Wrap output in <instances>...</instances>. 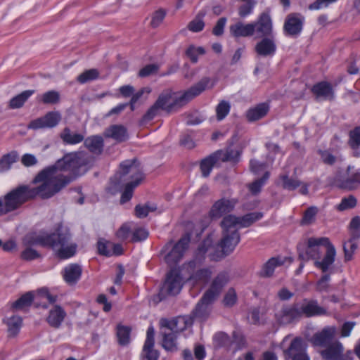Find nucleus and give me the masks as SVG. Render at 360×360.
Wrapping results in <instances>:
<instances>
[{"mask_svg":"<svg viewBox=\"0 0 360 360\" xmlns=\"http://www.w3.org/2000/svg\"><path fill=\"white\" fill-rule=\"evenodd\" d=\"M93 162V158L84 152L68 153L54 165L48 167L41 171L34 178V183L39 184L35 188L22 186L30 199L37 195L42 198H49L65 187L71 179L65 176L64 172H70L74 175L79 173L84 167V172Z\"/></svg>","mask_w":360,"mask_h":360,"instance_id":"nucleus-1","label":"nucleus"},{"mask_svg":"<svg viewBox=\"0 0 360 360\" xmlns=\"http://www.w3.org/2000/svg\"><path fill=\"white\" fill-rule=\"evenodd\" d=\"M299 257L304 261L314 259V265L326 272L334 263L336 250L327 237H310L297 246Z\"/></svg>","mask_w":360,"mask_h":360,"instance_id":"nucleus-2","label":"nucleus"},{"mask_svg":"<svg viewBox=\"0 0 360 360\" xmlns=\"http://www.w3.org/2000/svg\"><path fill=\"white\" fill-rule=\"evenodd\" d=\"M70 233L66 229L59 227L56 232H43L39 235L30 234L25 237L27 245H39L51 248L60 259H68L76 252V245L69 243Z\"/></svg>","mask_w":360,"mask_h":360,"instance_id":"nucleus-3","label":"nucleus"},{"mask_svg":"<svg viewBox=\"0 0 360 360\" xmlns=\"http://www.w3.org/2000/svg\"><path fill=\"white\" fill-rule=\"evenodd\" d=\"M216 83V78L205 77L186 91L176 93H163L160 95L156 101V102L160 101L158 107L160 110L167 112L176 110L204 91L213 88Z\"/></svg>","mask_w":360,"mask_h":360,"instance_id":"nucleus-4","label":"nucleus"},{"mask_svg":"<svg viewBox=\"0 0 360 360\" xmlns=\"http://www.w3.org/2000/svg\"><path fill=\"white\" fill-rule=\"evenodd\" d=\"M210 244L211 240L210 238L205 240L198 248L195 259L184 264L182 268L183 271H186L190 274L189 277L186 278L187 283L191 287H196L198 290H201L205 286L212 276L211 270L207 268L195 271L196 264H200L205 258Z\"/></svg>","mask_w":360,"mask_h":360,"instance_id":"nucleus-5","label":"nucleus"},{"mask_svg":"<svg viewBox=\"0 0 360 360\" xmlns=\"http://www.w3.org/2000/svg\"><path fill=\"white\" fill-rule=\"evenodd\" d=\"M120 174L122 176L129 174L131 179L130 182L127 184L121 196V203H125L131 198L133 191L143 180V174L135 160H126L122 162L120 164Z\"/></svg>","mask_w":360,"mask_h":360,"instance_id":"nucleus-6","label":"nucleus"},{"mask_svg":"<svg viewBox=\"0 0 360 360\" xmlns=\"http://www.w3.org/2000/svg\"><path fill=\"white\" fill-rule=\"evenodd\" d=\"M221 226L223 229L222 238L218 244L221 251L210 254L212 260H219L231 253L240 240L238 231L234 227H226L223 225V220L221 222Z\"/></svg>","mask_w":360,"mask_h":360,"instance_id":"nucleus-7","label":"nucleus"},{"mask_svg":"<svg viewBox=\"0 0 360 360\" xmlns=\"http://www.w3.org/2000/svg\"><path fill=\"white\" fill-rule=\"evenodd\" d=\"M30 199L22 186L11 190L0 198V216L15 210Z\"/></svg>","mask_w":360,"mask_h":360,"instance_id":"nucleus-8","label":"nucleus"},{"mask_svg":"<svg viewBox=\"0 0 360 360\" xmlns=\"http://www.w3.org/2000/svg\"><path fill=\"white\" fill-rule=\"evenodd\" d=\"M262 217L263 214L261 212L249 213L240 217L229 214L224 217L223 225L226 227H234L238 230L240 228L250 226L254 222L262 219Z\"/></svg>","mask_w":360,"mask_h":360,"instance_id":"nucleus-9","label":"nucleus"},{"mask_svg":"<svg viewBox=\"0 0 360 360\" xmlns=\"http://www.w3.org/2000/svg\"><path fill=\"white\" fill-rule=\"evenodd\" d=\"M61 118V115L58 111H50L44 116L32 120L28 124L27 128L34 130L53 128L60 123Z\"/></svg>","mask_w":360,"mask_h":360,"instance_id":"nucleus-10","label":"nucleus"},{"mask_svg":"<svg viewBox=\"0 0 360 360\" xmlns=\"http://www.w3.org/2000/svg\"><path fill=\"white\" fill-rule=\"evenodd\" d=\"M305 18L301 13H292L287 15L284 25L283 32L286 36L297 37L302 31Z\"/></svg>","mask_w":360,"mask_h":360,"instance_id":"nucleus-11","label":"nucleus"},{"mask_svg":"<svg viewBox=\"0 0 360 360\" xmlns=\"http://www.w3.org/2000/svg\"><path fill=\"white\" fill-rule=\"evenodd\" d=\"M336 184L342 188H356L360 184V172L352 166H348L345 172L337 176Z\"/></svg>","mask_w":360,"mask_h":360,"instance_id":"nucleus-12","label":"nucleus"},{"mask_svg":"<svg viewBox=\"0 0 360 360\" xmlns=\"http://www.w3.org/2000/svg\"><path fill=\"white\" fill-rule=\"evenodd\" d=\"M253 25V35L257 37H272L273 23L269 14L262 13L255 22H251Z\"/></svg>","mask_w":360,"mask_h":360,"instance_id":"nucleus-13","label":"nucleus"},{"mask_svg":"<svg viewBox=\"0 0 360 360\" xmlns=\"http://www.w3.org/2000/svg\"><path fill=\"white\" fill-rule=\"evenodd\" d=\"M190 238L188 236L182 237L172 248L166 254L165 259L169 264H175L179 262L184 256L185 251L188 248Z\"/></svg>","mask_w":360,"mask_h":360,"instance_id":"nucleus-14","label":"nucleus"},{"mask_svg":"<svg viewBox=\"0 0 360 360\" xmlns=\"http://www.w3.org/2000/svg\"><path fill=\"white\" fill-rule=\"evenodd\" d=\"M183 275L179 269H172L167 276L165 282L164 283V289L169 295H175L178 294L183 286Z\"/></svg>","mask_w":360,"mask_h":360,"instance_id":"nucleus-15","label":"nucleus"},{"mask_svg":"<svg viewBox=\"0 0 360 360\" xmlns=\"http://www.w3.org/2000/svg\"><path fill=\"white\" fill-rule=\"evenodd\" d=\"M193 318L188 316H179L172 320H160L161 327H165L176 333H179L193 325Z\"/></svg>","mask_w":360,"mask_h":360,"instance_id":"nucleus-16","label":"nucleus"},{"mask_svg":"<svg viewBox=\"0 0 360 360\" xmlns=\"http://www.w3.org/2000/svg\"><path fill=\"white\" fill-rule=\"evenodd\" d=\"M343 351L342 344L339 341H335L322 351L321 355L326 360H352V352L349 351L344 355Z\"/></svg>","mask_w":360,"mask_h":360,"instance_id":"nucleus-17","label":"nucleus"},{"mask_svg":"<svg viewBox=\"0 0 360 360\" xmlns=\"http://www.w3.org/2000/svg\"><path fill=\"white\" fill-rule=\"evenodd\" d=\"M67 316L65 309L59 304H52L48 311L46 321L54 328H59Z\"/></svg>","mask_w":360,"mask_h":360,"instance_id":"nucleus-18","label":"nucleus"},{"mask_svg":"<svg viewBox=\"0 0 360 360\" xmlns=\"http://www.w3.org/2000/svg\"><path fill=\"white\" fill-rule=\"evenodd\" d=\"M302 316L307 317L328 316L326 309L320 306L316 300H304L300 302Z\"/></svg>","mask_w":360,"mask_h":360,"instance_id":"nucleus-19","label":"nucleus"},{"mask_svg":"<svg viewBox=\"0 0 360 360\" xmlns=\"http://www.w3.org/2000/svg\"><path fill=\"white\" fill-rule=\"evenodd\" d=\"M237 201L235 199L222 198L212 205L210 216L212 219H219L224 214L230 212L235 207Z\"/></svg>","mask_w":360,"mask_h":360,"instance_id":"nucleus-20","label":"nucleus"},{"mask_svg":"<svg viewBox=\"0 0 360 360\" xmlns=\"http://www.w3.org/2000/svg\"><path fill=\"white\" fill-rule=\"evenodd\" d=\"M229 281V276L227 273L219 274L213 280L210 288L204 294V300L209 299L214 300Z\"/></svg>","mask_w":360,"mask_h":360,"instance_id":"nucleus-21","label":"nucleus"},{"mask_svg":"<svg viewBox=\"0 0 360 360\" xmlns=\"http://www.w3.org/2000/svg\"><path fill=\"white\" fill-rule=\"evenodd\" d=\"M285 353L286 357L291 358L292 360H309L306 354V347L300 338H295Z\"/></svg>","mask_w":360,"mask_h":360,"instance_id":"nucleus-22","label":"nucleus"},{"mask_svg":"<svg viewBox=\"0 0 360 360\" xmlns=\"http://www.w3.org/2000/svg\"><path fill=\"white\" fill-rule=\"evenodd\" d=\"M154 335V328L150 326L147 330L146 339L142 352V356L146 360H158L159 358L158 352L153 348Z\"/></svg>","mask_w":360,"mask_h":360,"instance_id":"nucleus-23","label":"nucleus"},{"mask_svg":"<svg viewBox=\"0 0 360 360\" xmlns=\"http://www.w3.org/2000/svg\"><path fill=\"white\" fill-rule=\"evenodd\" d=\"M312 93L317 99L332 100L334 98V91L331 84L327 82H321L313 86Z\"/></svg>","mask_w":360,"mask_h":360,"instance_id":"nucleus-24","label":"nucleus"},{"mask_svg":"<svg viewBox=\"0 0 360 360\" xmlns=\"http://www.w3.org/2000/svg\"><path fill=\"white\" fill-rule=\"evenodd\" d=\"M276 50V45L272 37L263 38L255 46V51L262 56H272Z\"/></svg>","mask_w":360,"mask_h":360,"instance_id":"nucleus-25","label":"nucleus"},{"mask_svg":"<svg viewBox=\"0 0 360 360\" xmlns=\"http://www.w3.org/2000/svg\"><path fill=\"white\" fill-rule=\"evenodd\" d=\"M161 333L162 335V347L169 352H175L178 350L177 346V333L165 327H161Z\"/></svg>","mask_w":360,"mask_h":360,"instance_id":"nucleus-26","label":"nucleus"},{"mask_svg":"<svg viewBox=\"0 0 360 360\" xmlns=\"http://www.w3.org/2000/svg\"><path fill=\"white\" fill-rule=\"evenodd\" d=\"M82 272V270L79 265L70 264L64 268L63 276L67 283L74 285L79 280Z\"/></svg>","mask_w":360,"mask_h":360,"instance_id":"nucleus-27","label":"nucleus"},{"mask_svg":"<svg viewBox=\"0 0 360 360\" xmlns=\"http://www.w3.org/2000/svg\"><path fill=\"white\" fill-rule=\"evenodd\" d=\"M283 323H289L302 316L300 303L284 307L279 315Z\"/></svg>","mask_w":360,"mask_h":360,"instance_id":"nucleus-28","label":"nucleus"},{"mask_svg":"<svg viewBox=\"0 0 360 360\" xmlns=\"http://www.w3.org/2000/svg\"><path fill=\"white\" fill-rule=\"evenodd\" d=\"M230 33L234 37H247L253 35V25L250 23L244 24L238 22L229 27Z\"/></svg>","mask_w":360,"mask_h":360,"instance_id":"nucleus-29","label":"nucleus"},{"mask_svg":"<svg viewBox=\"0 0 360 360\" xmlns=\"http://www.w3.org/2000/svg\"><path fill=\"white\" fill-rule=\"evenodd\" d=\"M336 330L335 326L325 327L321 332L314 335V343L316 345H325L335 337Z\"/></svg>","mask_w":360,"mask_h":360,"instance_id":"nucleus-30","label":"nucleus"},{"mask_svg":"<svg viewBox=\"0 0 360 360\" xmlns=\"http://www.w3.org/2000/svg\"><path fill=\"white\" fill-rule=\"evenodd\" d=\"M269 107L265 103H259L250 108L245 114L249 122H255L264 117L269 112Z\"/></svg>","mask_w":360,"mask_h":360,"instance_id":"nucleus-31","label":"nucleus"},{"mask_svg":"<svg viewBox=\"0 0 360 360\" xmlns=\"http://www.w3.org/2000/svg\"><path fill=\"white\" fill-rule=\"evenodd\" d=\"M104 135L105 137L112 138L118 142L124 141L128 138L127 129L122 125L117 124L106 129Z\"/></svg>","mask_w":360,"mask_h":360,"instance_id":"nucleus-32","label":"nucleus"},{"mask_svg":"<svg viewBox=\"0 0 360 360\" xmlns=\"http://www.w3.org/2000/svg\"><path fill=\"white\" fill-rule=\"evenodd\" d=\"M220 160L217 157V154L214 153L210 156L203 159L200 163V169L204 177L210 175L212 168L220 165Z\"/></svg>","mask_w":360,"mask_h":360,"instance_id":"nucleus-33","label":"nucleus"},{"mask_svg":"<svg viewBox=\"0 0 360 360\" xmlns=\"http://www.w3.org/2000/svg\"><path fill=\"white\" fill-rule=\"evenodd\" d=\"M285 262L281 257H271L262 266L260 275L264 277H269L273 275L277 267L281 266Z\"/></svg>","mask_w":360,"mask_h":360,"instance_id":"nucleus-34","label":"nucleus"},{"mask_svg":"<svg viewBox=\"0 0 360 360\" xmlns=\"http://www.w3.org/2000/svg\"><path fill=\"white\" fill-rule=\"evenodd\" d=\"M213 300H204V296L201 298L200 301L196 305L195 309L193 311V316L200 320H205L210 312V304L213 302Z\"/></svg>","mask_w":360,"mask_h":360,"instance_id":"nucleus-35","label":"nucleus"},{"mask_svg":"<svg viewBox=\"0 0 360 360\" xmlns=\"http://www.w3.org/2000/svg\"><path fill=\"white\" fill-rule=\"evenodd\" d=\"M62 141L68 145H75L81 143L84 139L82 134L72 132L68 127H65L60 134Z\"/></svg>","mask_w":360,"mask_h":360,"instance_id":"nucleus-36","label":"nucleus"},{"mask_svg":"<svg viewBox=\"0 0 360 360\" xmlns=\"http://www.w3.org/2000/svg\"><path fill=\"white\" fill-rule=\"evenodd\" d=\"M220 162L231 161L238 162L241 155V150L239 149L228 148L226 150H218L216 152Z\"/></svg>","mask_w":360,"mask_h":360,"instance_id":"nucleus-37","label":"nucleus"},{"mask_svg":"<svg viewBox=\"0 0 360 360\" xmlns=\"http://www.w3.org/2000/svg\"><path fill=\"white\" fill-rule=\"evenodd\" d=\"M84 146L91 152L100 154L103 148V139L100 136H92L84 140Z\"/></svg>","mask_w":360,"mask_h":360,"instance_id":"nucleus-38","label":"nucleus"},{"mask_svg":"<svg viewBox=\"0 0 360 360\" xmlns=\"http://www.w3.org/2000/svg\"><path fill=\"white\" fill-rule=\"evenodd\" d=\"M18 160V153L15 151H11L4 155L0 158V172H5L8 171L12 165L17 162Z\"/></svg>","mask_w":360,"mask_h":360,"instance_id":"nucleus-39","label":"nucleus"},{"mask_svg":"<svg viewBox=\"0 0 360 360\" xmlns=\"http://www.w3.org/2000/svg\"><path fill=\"white\" fill-rule=\"evenodd\" d=\"M22 320L19 316H12L7 319L6 325L10 337H15L18 334L22 326Z\"/></svg>","mask_w":360,"mask_h":360,"instance_id":"nucleus-40","label":"nucleus"},{"mask_svg":"<svg viewBox=\"0 0 360 360\" xmlns=\"http://www.w3.org/2000/svg\"><path fill=\"white\" fill-rule=\"evenodd\" d=\"M34 90H27L11 99L9 107L16 109L22 107L25 101L34 94Z\"/></svg>","mask_w":360,"mask_h":360,"instance_id":"nucleus-41","label":"nucleus"},{"mask_svg":"<svg viewBox=\"0 0 360 360\" xmlns=\"http://www.w3.org/2000/svg\"><path fill=\"white\" fill-rule=\"evenodd\" d=\"M37 99L44 104H55L60 100V94L56 91H49L39 95Z\"/></svg>","mask_w":360,"mask_h":360,"instance_id":"nucleus-42","label":"nucleus"},{"mask_svg":"<svg viewBox=\"0 0 360 360\" xmlns=\"http://www.w3.org/2000/svg\"><path fill=\"white\" fill-rule=\"evenodd\" d=\"M130 328L124 326H117V336L121 345H127L130 341Z\"/></svg>","mask_w":360,"mask_h":360,"instance_id":"nucleus-43","label":"nucleus"},{"mask_svg":"<svg viewBox=\"0 0 360 360\" xmlns=\"http://www.w3.org/2000/svg\"><path fill=\"white\" fill-rule=\"evenodd\" d=\"M33 298L32 292H27L13 304V307L17 309H22L25 307H29L31 305Z\"/></svg>","mask_w":360,"mask_h":360,"instance_id":"nucleus-44","label":"nucleus"},{"mask_svg":"<svg viewBox=\"0 0 360 360\" xmlns=\"http://www.w3.org/2000/svg\"><path fill=\"white\" fill-rule=\"evenodd\" d=\"M98 76L99 72L96 69H90L80 74L77 79L79 83L84 84L97 79Z\"/></svg>","mask_w":360,"mask_h":360,"instance_id":"nucleus-45","label":"nucleus"},{"mask_svg":"<svg viewBox=\"0 0 360 360\" xmlns=\"http://www.w3.org/2000/svg\"><path fill=\"white\" fill-rule=\"evenodd\" d=\"M357 200L353 195L343 198L340 204L336 206L339 211H345L354 208L356 205Z\"/></svg>","mask_w":360,"mask_h":360,"instance_id":"nucleus-46","label":"nucleus"},{"mask_svg":"<svg viewBox=\"0 0 360 360\" xmlns=\"http://www.w3.org/2000/svg\"><path fill=\"white\" fill-rule=\"evenodd\" d=\"M356 240L351 237L348 241L344 243L343 248L346 261H349L352 259V255L357 248Z\"/></svg>","mask_w":360,"mask_h":360,"instance_id":"nucleus-47","label":"nucleus"},{"mask_svg":"<svg viewBox=\"0 0 360 360\" xmlns=\"http://www.w3.org/2000/svg\"><path fill=\"white\" fill-rule=\"evenodd\" d=\"M229 336L223 332H219L213 336V344L215 347H226L230 343Z\"/></svg>","mask_w":360,"mask_h":360,"instance_id":"nucleus-48","label":"nucleus"},{"mask_svg":"<svg viewBox=\"0 0 360 360\" xmlns=\"http://www.w3.org/2000/svg\"><path fill=\"white\" fill-rule=\"evenodd\" d=\"M231 105L229 102L221 101L216 108L217 117L218 120H222L229 113Z\"/></svg>","mask_w":360,"mask_h":360,"instance_id":"nucleus-49","label":"nucleus"},{"mask_svg":"<svg viewBox=\"0 0 360 360\" xmlns=\"http://www.w3.org/2000/svg\"><path fill=\"white\" fill-rule=\"evenodd\" d=\"M156 210V206L152 204H146L144 205H136L135 207V213L137 217L143 218L148 215L151 212Z\"/></svg>","mask_w":360,"mask_h":360,"instance_id":"nucleus-50","label":"nucleus"},{"mask_svg":"<svg viewBox=\"0 0 360 360\" xmlns=\"http://www.w3.org/2000/svg\"><path fill=\"white\" fill-rule=\"evenodd\" d=\"M205 51L203 47L194 46H190L187 51L186 55L193 63H197L198 60V56L205 54Z\"/></svg>","mask_w":360,"mask_h":360,"instance_id":"nucleus-51","label":"nucleus"},{"mask_svg":"<svg viewBox=\"0 0 360 360\" xmlns=\"http://www.w3.org/2000/svg\"><path fill=\"white\" fill-rule=\"evenodd\" d=\"M269 177V172H266L263 177L249 184V189L250 192L253 194H257L259 193L262 187L265 184Z\"/></svg>","mask_w":360,"mask_h":360,"instance_id":"nucleus-52","label":"nucleus"},{"mask_svg":"<svg viewBox=\"0 0 360 360\" xmlns=\"http://www.w3.org/2000/svg\"><path fill=\"white\" fill-rule=\"evenodd\" d=\"M238 297L236 290L231 288L226 292L223 299V303L224 306L231 307L236 303Z\"/></svg>","mask_w":360,"mask_h":360,"instance_id":"nucleus-53","label":"nucleus"},{"mask_svg":"<svg viewBox=\"0 0 360 360\" xmlns=\"http://www.w3.org/2000/svg\"><path fill=\"white\" fill-rule=\"evenodd\" d=\"M349 232L351 237L358 239L360 236V217H354L349 224Z\"/></svg>","mask_w":360,"mask_h":360,"instance_id":"nucleus-54","label":"nucleus"},{"mask_svg":"<svg viewBox=\"0 0 360 360\" xmlns=\"http://www.w3.org/2000/svg\"><path fill=\"white\" fill-rule=\"evenodd\" d=\"M282 186L288 190H294L300 185V182L296 179H290L287 175L281 176Z\"/></svg>","mask_w":360,"mask_h":360,"instance_id":"nucleus-55","label":"nucleus"},{"mask_svg":"<svg viewBox=\"0 0 360 360\" xmlns=\"http://www.w3.org/2000/svg\"><path fill=\"white\" fill-rule=\"evenodd\" d=\"M349 145L352 148L360 146V127L354 128L349 132Z\"/></svg>","mask_w":360,"mask_h":360,"instance_id":"nucleus-56","label":"nucleus"},{"mask_svg":"<svg viewBox=\"0 0 360 360\" xmlns=\"http://www.w3.org/2000/svg\"><path fill=\"white\" fill-rule=\"evenodd\" d=\"M204 27L205 23L202 20V17L199 15L191 20L187 26L188 29L193 32H198L202 30Z\"/></svg>","mask_w":360,"mask_h":360,"instance_id":"nucleus-57","label":"nucleus"},{"mask_svg":"<svg viewBox=\"0 0 360 360\" xmlns=\"http://www.w3.org/2000/svg\"><path fill=\"white\" fill-rule=\"evenodd\" d=\"M255 2L254 1H249L246 4L240 6L238 8V15L240 17L245 18L250 15L254 9Z\"/></svg>","mask_w":360,"mask_h":360,"instance_id":"nucleus-58","label":"nucleus"},{"mask_svg":"<svg viewBox=\"0 0 360 360\" xmlns=\"http://www.w3.org/2000/svg\"><path fill=\"white\" fill-rule=\"evenodd\" d=\"M148 231L143 227H138L134 229L132 234V241L138 242L146 240L148 236Z\"/></svg>","mask_w":360,"mask_h":360,"instance_id":"nucleus-59","label":"nucleus"},{"mask_svg":"<svg viewBox=\"0 0 360 360\" xmlns=\"http://www.w3.org/2000/svg\"><path fill=\"white\" fill-rule=\"evenodd\" d=\"M131 223L123 224L116 233L117 238L122 240L128 238L131 232Z\"/></svg>","mask_w":360,"mask_h":360,"instance_id":"nucleus-60","label":"nucleus"},{"mask_svg":"<svg viewBox=\"0 0 360 360\" xmlns=\"http://www.w3.org/2000/svg\"><path fill=\"white\" fill-rule=\"evenodd\" d=\"M317 214V209L315 207L308 208L303 216L302 223L304 224H311L315 220V217Z\"/></svg>","mask_w":360,"mask_h":360,"instance_id":"nucleus-61","label":"nucleus"},{"mask_svg":"<svg viewBox=\"0 0 360 360\" xmlns=\"http://www.w3.org/2000/svg\"><path fill=\"white\" fill-rule=\"evenodd\" d=\"M337 1L338 0H316L314 3L309 4V9L311 11H315L325 8Z\"/></svg>","mask_w":360,"mask_h":360,"instance_id":"nucleus-62","label":"nucleus"},{"mask_svg":"<svg viewBox=\"0 0 360 360\" xmlns=\"http://www.w3.org/2000/svg\"><path fill=\"white\" fill-rule=\"evenodd\" d=\"M166 13L164 10H158L155 11L152 17L151 25L153 27H155L160 25V24L163 21L165 17Z\"/></svg>","mask_w":360,"mask_h":360,"instance_id":"nucleus-63","label":"nucleus"},{"mask_svg":"<svg viewBox=\"0 0 360 360\" xmlns=\"http://www.w3.org/2000/svg\"><path fill=\"white\" fill-rule=\"evenodd\" d=\"M330 276L328 275L323 276L316 284V290L319 292H327L329 288Z\"/></svg>","mask_w":360,"mask_h":360,"instance_id":"nucleus-64","label":"nucleus"}]
</instances>
